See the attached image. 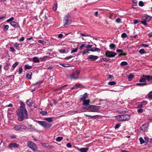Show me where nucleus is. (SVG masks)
Masks as SVG:
<instances>
[{
	"label": "nucleus",
	"instance_id": "f257e3e1",
	"mask_svg": "<svg viewBox=\"0 0 152 152\" xmlns=\"http://www.w3.org/2000/svg\"><path fill=\"white\" fill-rule=\"evenodd\" d=\"M20 106L19 109L16 111V113L18 116V119L19 121H23L24 119L28 118V112L25 108V104L23 102H21Z\"/></svg>",
	"mask_w": 152,
	"mask_h": 152
},
{
	"label": "nucleus",
	"instance_id": "f03ea898",
	"mask_svg": "<svg viewBox=\"0 0 152 152\" xmlns=\"http://www.w3.org/2000/svg\"><path fill=\"white\" fill-rule=\"evenodd\" d=\"M36 122L40 126L46 129H49L52 126L51 124L45 121H37Z\"/></svg>",
	"mask_w": 152,
	"mask_h": 152
},
{
	"label": "nucleus",
	"instance_id": "7ed1b4c3",
	"mask_svg": "<svg viewBox=\"0 0 152 152\" xmlns=\"http://www.w3.org/2000/svg\"><path fill=\"white\" fill-rule=\"evenodd\" d=\"M117 118L120 121H128L130 119V116L127 114L118 115Z\"/></svg>",
	"mask_w": 152,
	"mask_h": 152
},
{
	"label": "nucleus",
	"instance_id": "20e7f679",
	"mask_svg": "<svg viewBox=\"0 0 152 152\" xmlns=\"http://www.w3.org/2000/svg\"><path fill=\"white\" fill-rule=\"evenodd\" d=\"M64 18L63 22L64 23V26L69 25L71 23V19L69 14H66L64 16Z\"/></svg>",
	"mask_w": 152,
	"mask_h": 152
},
{
	"label": "nucleus",
	"instance_id": "39448f33",
	"mask_svg": "<svg viewBox=\"0 0 152 152\" xmlns=\"http://www.w3.org/2000/svg\"><path fill=\"white\" fill-rule=\"evenodd\" d=\"M28 146L32 150L36 151L37 150V147L36 144L31 141H28L27 142Z\"/></svg>",
	"mask_w": 152,
	"mask_h": 152
},
{
	"label": "nucleus",
	"instance_id": "423d86ee",
	"mask_svg": "<svg viewBox=\"0 0 152 152\" xmlns=\"http://www.w3.org/2000/svg\"><path fill=\"white\" fill-rule=\"evenodd\" d=\"M80 71L77 70L75 72L73 73L70 75V78L73 80H76L78 78V76L80 74Z\"/></svg>",
	"mask_w": 152,
	"mask_h": 152
},
{
	"label": "nucleus",
	"instance_id": "0eeeda50",
	"mask_svg": "<svg viewBox=\"0 0 152 152\" xmlns=\"http://www.w3.org/2000/svg\"><path fill=\"white\" fill-rule=\"evenodd\" d=\"M27 128L24 125H16L14 127V129L18 131H22L25 130Z\"/></svg>",
	"mask_w": 152,
	"mask_h": 152
},
{
	"label": "nucleus",
	"instance_id": "6e6552de",
	"mask_svg": "<svg viewBox=\"0 0 152 152\" xmlns=\"http://www.w3.org/2000/svg\"><path fill=\"white\" fill-rule=\"evenodd\" d=\"M105 55L106 56L113 58L117 55V54L115 52L107 50L105 53Z\"/></svg>",
	"mask_w": 152,
	"mask_h": 152
},
{
	"label": "nucleus",
	"instance_id": "1a4fd4ad",
	"mask_svg": "<svg viewBox=\"0 0 152 152\" xmlns=\"http://www.w3.org/2000/svg\"><path fill=\"white\" fill-rule=\"evenodd\" d=\"M101 107L99 106H96L94 105H91L90 106V110L89 111L91 112H98Z\"/></svg>",
	"mask_w": 152,
	"mask_h": 152
},
{
	"label": "nucleus",
	"instance_id": "9d476101",
	"mask_svg": "<svg viewBox=\"0 0 152 152\" xmlns=\"http://www.w3.org/2000/svg\"><path fill=\"white\" fill-rule=\"evenodd\" d=\"M97 56L90 55L88 56L87 59L88 61H95L98 58Z\"/></svg>",
	"mask_w": 152,
	"mask_h": 152
},
{
	"label": "nucleus",
	"instance_id": "9b49d317",
	"mask_svg": "<svg viewBox=\"0 0 152 152\" xmlns=\"http://www.w3.org/2000/svg\"><path fill=\"white\" fill-rule=\"evenodd\" d=\"M151 19V17L147 15H145L142 17V20L146 21H149Z\"/></svg>",
	"mask_w": 152,
	"mask_h": 152
},
{
	"label": "nucleus",
	"instance_id": "f8f14e48",
	"mask_svg": "<svg viewBox=\"0 0 152 152\" xmlns=\"http://www.w3.org/2000/svg\"><path fill=\"white\" fill-rule=\"evenodd\" d=\"M19 146L17 144L15 143H10L8 146V148H18Z\"/></svg>",
	"mask_w": 152,
	"mask_h": 152
},
{
	"label": "nucleus",
	"instance_id": "ddd939ff",
	"mask_svg": "<svg viewBox=\"0 0 152 152\" xmlns=\"http://www.w3.org/2000/svg\"><path fill=\"white\" fill-rule=\"evenodd\" d=\"M143 77L146 78V79L148 81H151L152 80V76H151L150 75H144Z\"/></svg>",
	"mask_w": 152,
	"mask_h": 152
},
{
	"label": "nucleus",
	"instance_id": "4468645a",
	"mask_svg": "<svg viewBox=\"0 0 152 152\" xmlns=\"http://www.w3.org/2000/svg\"><path fill=\"white\" fill-rule=\"evenodd\" d=\"M11 25L15 28H17L18 27L19 25L17 23L14 21H12L10 23Z\"/></svg>",
	"mask_w": 152,
	"mask_h": 152
},
{
	"label": "nucleus",
	"instance_id": "2eb2a0df",
	"mask_svg": "<svg viewBox=\"0 0 152 152\" xmlns=\"http://www.w3.org/2000/svg\"><path fill=\"white\" fill-rule=\"evenodd\" d=\"M87 50L89 51H91L92 52L96 51H99L100 50V49L98 48H92L91 49H87Z\"/></svg>",
	"mask_w": 152,
	"mask_h": 152
},
{
	"label": "nucleus",
	"instance_id": "dca6fc26",
	"mask_svg": "<svg viewBox=\"0 0 152 152\" xmlns=\"http://www.w3.org/2000/svg\"><path fill=\"white\" fill-rule=\"evenodd\" d=\"M146 126L145 125H142V126L141 128V129L143 132H146L147 131L148 129V127L147 126H146V127L145 126Z\"/></svg>",
	"mask_w": 152,
	"mask_h": 152
},
{
	"label": "nucleus",
	"instance_id": "f3484780",
	"mask_svg": "<svg viewBox=\"0 0 152 152\" xmlns=\"http://www.w3.org/2000/svg\"><path fill=\"white\" fill-rule=\"evenodd\" d=\"M83 105H88L89 104V103L90 102V101L89 100H84L83 101Z\"/></svg>",
	"mask_w": 152,
	"mask_h": 152
},
{
	"label": "nucleus",
	"instance_id": "a211bd4d",
	"mask_svg": "<svg viewBox=\"0 0 152 152\" xmlns=\"http://www.w3.org/2000/svg\"><path fill=\"white\" fill-rule=\"evenodd\" d=\"M87 96V94L85 93L83 95L80 97V99L81 100H85V99L86 98Z\"/></svg>",
	"mask_w": 152,
	"mask_h": 152
},
{
	"label": "nucleus",
	"instance_id": "6ab92c4d",
	"mask_svg": "<svg viewBox=\"0 0 152 152\" xmlns=\"http://www.w3.org/2000/svg\"><path fill=\"white\" fill-rule=\"evenodd\" d=\"M32 75V72H29L28 73H27L26 75V77L28 79H31V75Z\"/></svg>",
	"mask_w": 152,
	"mask_h": 152
},
{
	"label": "nucleus",
	"instance_id": "aec40b11",
	"mask_svg": "<svg viewBox=\"0 0 152 152\" xmlns=\"http://www.w3.org/2000/svg\"><path fill=\"white\" fill-rule=\"evenodd\" d=\"M88 150V148H80L79 150L80 152H87Z\"/></svg>",
	"mask_w": 152,
	"mask_h": 152
},
{
	"label": "nucleus",
	"instance_id": "412c9836",
	"mask_svg": "<svg viewBox=\"0 0 152 152\" xmlns=\"http://www.w3.org/2000/svg\"><path fill=\"white\" fill-rule=\"evenodd\" d=\"M50 57L48 56H44L42 57H41L40 58L41 61H46V60L48 58H50Z\"/></svg>",
	"mask_w": 152,
	"mask_h": 152
},
{
	"label": "nucleus",
	"instance_id": "4be33fe9",
	"mask_svg": "<svg viewBox=\"0 0 152 152\" xmlns=\"http://www.w3.org/2000/svg\"><path fill=\"white\" fill-rule=\"evenodd\" d=\"M26 103L28 106H30L31 105L32 103L31 100L29 99L26 101Z\"/></svg>",
	"mask_w": 152,
	"mask_h": 152
},
{
	"label": "nucleus",
	"instance_id": "5701e85b",
	"mask_svg": "<svg viewBox=\"0 0 152 152\" xmlns=\"http://www.w3.org/2000/svg\"><path fill=\"white\" fill-rule=\"evenodd\" d=\"M44 120L48 121L49 122H52L53 121V120L52 118L49 117L48 118H44Z\"/></svg>",
	"mask_w": 152,
	"mask_h": 152
},
{
	"label": "nucleus",
	"instance_id": "b1692460",
	"mask_svg": "<svg viewBox=\"0 0 152 152\" xmlns=\"http://www.w3.org/2000/svg\"><path fill=\"white\" fill-rule=\"evenodd\" d=\"M33 61L35 63H39V59L37 57H34L33 58Z\"/></svg>",
	"mask_w": 152,
	"mask_h": 152
},
{
	"label": "nucleus",
	"instance_id": "393cba45",
	"mask_svg": "<svg viewBox=\"0 0 152 152\" xmlns=\"http://www.w3.org/2000/svg\"><path fill=\"white\" fill-rule=\"evenodd\" d=\"M134 77V75L132 74H130L128 76L129 80V81H131L132 79Z\"/></svg>",
	"mask_w": 152,
	"mask_h": 152
},
{
	"label": "nucleus",
	"instance_id": "a878e982",
	"mask_svg": "<svg viewBox=\"0 0 152 152\" xmlns=\"http://www.w3.org/2000/svg\"><path fill=\"white\" fill-rule=\"evenodd\" d=\"M146 78L143 76L139 80V82L140 83H146Z\"/></svg>",
	"mask_w": 152,
	"mask_h": 152
},
{
	"label": "nucleus",
	"instance_id": "bb28decb",
	"mask_svg": "<svg viewBox=\"0 0 152 152\" xmlns=\"http://www.w3.org/2000/svg\"><path fill=\"white\" fill-rule=\"evenodd\" d=\"M85 106L83 107V108L84 109L87 110H90V106L91 105H90L89 104L85 105Z\"/></svg>",
	"mask_w": 152,
	"mask_h": 152
},
{
	"label": "nucleus",
	"instance_id": "cd10ccee",
	"mask_svg": "<svg viewBox=\"0 0 152 152\" xmlns=\"http://www.w3.org/2000/svg\"><path fill=\"white\" fill-rule=\"evenodd\" d=\"M128 64V63L126 61H124L121 62L120 64V65L122 66H124L127 65Z\"/></svg>",
	"mask_w": 152,
	"mask_h": 152
},
{
	"label": "nucleus",
	"instance_id": "c85d7f7f",
	"mask_svg": "<svg viewBox=\"0 0 152 152\" xmlns=\"http://www.w3.org/2000/svg\"><path fill=\"white\" fill-rule=\"evenodd\" d=\"M24 68L26 69H29L32 68V66L28 64H26L25 65Z\"/></svg>",
	"mask_w": 152,
	"mask_h": 152
},
{
	"label": "nucleus",
	"instance_id": "c756f323",
	"mask_svg": "<svg viewBox=\"0 0 152 152\" xmlns=\"http://www.w3.org/2000/svg\"><path fill=\"white\" fill-rule=\"evenodd\" d=\"M60 65L64 67H68L70 66V64H60Z\"/></svg>",
	"mask_w": 152,
	"mask_h": 152
},
{
	"label": "nucleus",
	"instance_id": "7c9ffc66",
	"mask_svg": "<svg viewBox=\"0 0 152 152\" xmlns=\"http://www.w3.org/2000/svg\"><path fill=\"white\" fill-rule=\"evenodd\" d=\"M110 49H114L115 47V45L113 43H111L109 46Z\"/></svg>",
	"mask_w": 152,
	"mask_h": 152
},
{
	"label": "nucleus",
	"instance_id": "2f4dec72",
	"mask_svg": "<svg viewBox=\"0 0 152 152\" xmlns=\"http://www.w3.org/2000/svg\"><path fill=\"white\" fill-rule=\"evenodd\" d=\"M57 8V4L56 3L54 4L53 6V10L54 11H56Z\"/></svg>",
	"mask_w": 152,
	"mask_h": 152
},
{
	"label": "nucleus",
	"instance_id": "473e14b6",
	"mask_svg": "<svg viewBox=\"0 0 152 152\" xmlns=\"http://www.w3.org/2000/svg\"><path fill=\"white\" fill-rule=\"evenodd\" d=\"M28 129H32L33 130H35V127L33 126L31 124H28Z\"/></svg>",
	"mask_w": 152,
	"mask_h": 152
},
{
	"label": "nucleus",
	"instance_id": "72a5a7b5",
	"mask_svg": "<svg viewBox=\"0 0 152 152\" xmlns=\"http://www.w3.org/2000/svg\"><path fill=\"white\" fill-rule=\"evenodd\" d=\"M137 85L139 86H143L147 85L146 83H137L136 84Z\"/></svg>",
	"mask_w": 152,
	"mask_h": 152
},
{
	"label": "nucleus",
	"instance_id": "f704fd0d",
	"mask_svg": "<svg viewBox=\"0 0 152 152\" xmlns=\"http://www.w3.org/2000/svg\"><path fill=\"white\" fill-rule=\"evenodd\" d=\"M63 139V138L62 137H58L56 139V141L59 142L61 141Z\"/></svg>",
	"mask_w": 152,
	"mask_h": 152
},
{
	"label": "nucleus",
	"instance_id": "c9c22d12",
	"mask_svg": "<svg viewBox=\"0 0 152 152\" xmlns=\"http://www.w3.org/2000/svg\"><path fill=\"white\" fill-rule=\"evenodd\" d=\"M116 83L115 81H111L108 83V84L110 86L115 85L116 84Z\"/></svg>",
	"mask_w": 152,
	"mask_h": 152
},
{
	"label": "nucleus",
	"instance_id": "e433bc0d",
	"mask_svg": "<svg viewBox=\"0 0 152 152\" xmlns=\"http://www.w3.org/2000/svg\"><path fill=\"white\" fill-rule=\"evenodd\" d=\"M40 113L43 115H46L47 114V112L46 111L42 110Z\"/></svg>",
	"mask_w": 152,
	"mask_h": 152
},
{
	"label": "nucleus",
	"instance_id": "4c0bfd02",
	"mask_svg": "<svg viewBox=\"0 0 152 152\" xmlns=\"http://www.w3.org/2000/svg\"><path fill=\"white\" fill-rule=\"evenodd\" d=\"M139 140L140 142V143L141 144H142L145 142V140H144L142 138V137H140V138Z\"/></svg>",
	"mask_w": 152,
	"mask_h": 152
},
{
	"label": "nucleus",
	"instance_id": "58836bf2",
	"mask_svg": "<svg viewBox=\"0 0 152 152\" xmlns=\"http://www.w3.org/2000/svg\"><path fill=\"white\" fill-rule=\"evenodd\" d=\"M139 53L141 54H144L145 53V51L144 49H142L139 50Z\"/></svg>",
	"mask_w": 152,
	"mask_h": 152
},
{
	"label": "nucleus",
	"instance_id": "ea45409f",
	"mask_svg": "<svg viewBox=\"0 0 152 152\" xmlns=\"http://www.w3.org/2000/svg\"><path fill=\"white\" fill-rule=\"evenodd\" d=\"M15 47L16 48L17 50H19L20 49L19 47V44L17 43H16L15 45Z\"/></svg>",
	"mask_w": 152,
	"mask_h": 152
},
{
	"label": "nucleus",
	"instance_id": "a19ab883",
	"mask_svg": "<svg viewBox=\"0 0 152 152\" xmlns=\"http://www.w3.org/2000/svg\"><path fill=\"white\" fill-rule=\"evenodd\" d=\"M58 51L61 53H64L66 52V50L65 49H59Z\"/></svg>",
	"mask_w": 152,
	"mask_h": 152
},
{
	"label": "nucleus",
	"instance_id": "79ce46f5",
	"mask_svg": "<svg viewBox=\"0 0 152 152\" xmlns=\"http://www.w3.org/2000/svg\"><path fill=\"white\" fill-rule=\"evenodd\" d=\"M148 96L149 98L152 99V91L149 93L148 95Z\"/></svg>",
	"mask_w": 152,
	"mask_h": 152
},
{
	"label": "nucleus",
	"instance_id": "37998d69",
	"mask_svg": "<svg viewBox=\"0 0 152 152\" xmlns=\"http://www.w3.org/2000/svg\"><path fill=\"white\" fill-rule=\"evenodd\" d=\"M18 64V62H16L14 64H13L12 66V68L14 69Z\"/></svg>",
	"mask_w": 152,
	"mask_h": 152
},
{
	"label": "nucleus",
	"instance_id": "c03bdc74",
	"mask_svg": "<svg viewBox=\"0 0 152 152\" xmlns=\"http://www.w3.org/2000/svg\"><path fill=\"white\" fill-rule=\"evenodd\" d=\"M78 49V48H75V49H73L71 52V53H75L77 52V50Z\"/></svg>",
	"mask_w": 152,
	"mask_h": 152
},
{
	"label": "nucleus",
	"instance_id": "a18cd8bd",
	"mask_svg": "<svg viewBox=\"0 0 152 152\" xmlns=\"http://www.w3.org/2000/svg\"><path fill=\"white\" fill-rule=\"evenodd\" d=\"M143 104L142 103L139 104L137 105V107L138 108H141L143 107Z\"/></svg>",
	"mask_w": 152,
	"mask_h": 152
},
{
	"label": "nucleus",
	"instance_id": "49530a36",
	"mask_svg": "<svg viewBox=\"0 0 152 152\" xmlns=\"http://www.w3.org/2000/svg\"><path fill=\"white\" fill-rule=\"evenodd\" d=\"M78 88V86L77 84H75V86L71 88L72 89H77Z\"/></svg>",
	"mask_w": 152,
	"mask_h": 152
},
{
	"label": "nucleus",
	"instance_id": "de8ad7c7",
	"mask_svg": "<svg viewBox=\"0 0 152 152\" xmlns=\"http://www.w3.org/2000/svg\"><path fill=\"white\" fill-rule=\"evenodd\" d=\"M146 21L143 20L142 21H140L141 23L144 25H147V24L146 22Z\"/></svg>",
	"mask_w": 152,
	"mask_h": 152
},
{
	"label": "nucleus",
	"instance_id": "09e8293b",
	"mask_svg": "<svg viewBox=\"0 0 152 152\" xmlns=\"http://www.w3.org/2000/svg\"><path fill=\"white\" fill-rule=\"evenodd\" d=\"M139 5L140 6L142 7L144 6V3L143 1H140L139 3Z\"/></svg>",
	"mask_w": 152,
	"mask_h": 152
},
{
	"label": "nucleus",
	"instance_id": "8fccbe9b",
	"mask_svg": "<svg viewBox=\"0 0 152 152\" xmlns=\"http://www.w3.org/2000/svg\"><path fill=\"white\" fill-rule=\"evenodd\" d=\"M10 51H11L12 52H15V49L13 48H12V47H10Z\"/></svg>",
	"mask_w": 152,
	"mask_h": 152
},
{
	"label": "nucleus",
	"instance_id": "3c124183",
	"mask_svg": "<svg viewBox=\"0 0 152 152\" xmlns=\"http://www.w3.org/2000/svg\"><path fill=\"white\" fill-rule=\"evenodd\" d=\"M22 71H23V69H22V68L21 67H19V74H21L22 73Z\"/></svg>",
	"mask_w": 152,
	"mask_h": 152
},
{
	"label": "nucleus",
	"instance_id": "603ef678",
	"mask_svg": "<svg viewBox=\"0 0 152 152\" xmlns=\"http://www.w3.org/2000/svg\"><path fill=\"white\" fill-rule=\"evenodd\" d=\"M127 35L126 33H123L121 35V37L122 38H125L126 37Z\"/></svg>",
	"mask_w": 152,
	"mask_h": 152
},
{
	"label": "nucleus",
	"instance_id": "864d4df0",
	"mask_svg": "<svg viewBox=\"0 0 152 152\" xmlns=\"http://www.w3.org/2000/svg\"><path fill=\"white\" fill-rule=\"evenodd\" d=\"M14 19V18L13 17H11L9 19L7 20V22H9L10 21H12Z\"/></svg>",
	"mask_w": 152,
	"mask_h": 152
},
{
	"label": "nucleus",
	"instance_id": "5fc2aeb1",
	"mask_svg": "<svg viewBox=\"0 0 152 152\" xmlns=\"http://www.w3.org/2000/svg\"><path fill=\"white\" fill-rule=\"evenodd\" d=\"M116 22L118 23H120L121 22V19L119 18H118L116 20Z\"/></svg>",
	"mask_w": 152,
	"mask_h": 152
},
{
	"label": "nucleus",
	"instance_id": "6e6d98bb",
	"mask_svg": "<svg viewBox=\"0 0 152 152\" xmlns=\"http://www.w3.org/2000/svg\"><path fill=\"white\" fill-rule=\"evenodd\" d=\"M66 145L67 147L68 148H71L72 147V145L70 143H67L66 144Z\"/></svg>",
	"mask_w": 152,
	"mask_h": 152
},
{
	"label": "nucleus",
	"instance_id": "4d7b16f0",
	"mask_svg": "<svg viewBox=\"0 0 152 152\" xmlns=\"http://www.w3.org/2000/svg\"><path fill=\"white\" fill-rule=\"evenodd\" d=\"M143 111V110L142 109L140 108L137 110V112L139 113H142Z\"/></svg>",
	"mask_w": 152,
	"mask_h": 152
},
{
	"label": "nucleus",
	"instance_id": "13d9d810",
	"mask_svg": "<svg viewBox=\"0 0 152 152\" xmlns=\"http://www.w3.org/2000/svg\"><path fill=\"white\" fill-rule=\"evenodd\" d=\"M120 126H121V125L120 124H118L116 125V126H115V129H117L119 128L120 127Z\"/></svg>",
	"mask_w": 152,
	"mask_h": 152
},
{
	"label": "nucleus",
	"instance_id": "bf43d9fd",
	"mask_svg": "<svg viewBox=\"0 0 152 152\" xmlns=\"http://www.w3.org/2000/svg\"><path fill=\"white\" fill-rule=\"evenodd\" d=\"M92 46V45H88L86 46V48H87V49H91L92 48H91Z\"/></svg>",
	"mask_w": 152,
	"mask_h": 152
},
{
	"label": "nucleus",
	"instance_id": "052dcab7",
	"mask_svg": "<svg viewBox=\"0 0 152 152\" xmlns=\"http://www.w3.org/2000/svg\"><path fill=\"white\" fill-rule=\"evenodd\" d=\"M80 34L82 36H83V37H89V35H85V34H83V33H80Z\"/></svg>",
	"mask_w": 152,
	"mask_h": 152
},
{
	"label": "nucleus",
	"instance_id": "680f3d73",
	"mask_svg": "<svg viewBox=\"0 0 152 152\" xmlns=\"http://www.w3.org/2000/svg\"><path fill=\"white\" fill-rule=\"evenodd\" d=\"M85 47V45L84 44H82L80 47L79 49H80V50H82V48L84 47Z\"/></svg>",
	"mask_w": 152,
	"mask_h": 152
},
{
	"label": "nucleus",
	"instance_id": "e2e57ef3",
	"mask_svg": "<svg viewBox=\"0 0 152 152\" xmlns=\"http://www.w3.org/2000/svg\"><path fill=\"white\" fill-rule=\"evenodd\" d=\"M116 52L118 53H123V50L121 49H117L116 50Z\"/></svg>",
	"mask_w": 152,
	"mask_h": 152
},
{
	"label": "nucleus",
	"instance_id": "0e129e2a",
	"mask_svg": "<svg viewBox=\"0 0 152 152\" xmlns=\"http://www.w3.org/2000/svg\"><path fill=\"white\" fill-rule=\"evenodd\" d=\"M9 26L8 25H5L4 26V28L5 29H6V30H8V28H9Z\"/></svg>",
	"mask_w": 152,
	"mask_h": 152
},
{
	"label": "nucleus",
	"instance_id": "69168bd1",
	"mask_svg": "<svg viewBox=\"0 0 152 152\" xmlns=\"http://www.w3.org/2000/svg\"><path fill=\"white\" fill-rule=\"evenodd\" d=\"M41 82H42L41 81H39L36 82V83L33 84V85L34 86H36L37 85H38V84H39L40 83H41Z\"/></svg>",
	"mask_w": 152,
	"mask_h": 152
},
{
	"label": "nucleus",
	"instance_id": "338daca9",
	"mask_svg": "<svg viewBox=\"0 0 152 152\" xmlns=\"http://www.w3.org/2000/svg\"><path fill=\"white\" fill-rule=\"evenodd\" d=\"M97 115H93V116H91V115H89V117H90L91 118H93L94 119H95L96 118V116Z\"/></svg>",
	"mask_w": 152,
	"mask_h": 152
},
{
	"label": "nucleus",
	"instance_id": "774afa93",
	"mask_svg": "<svg viewBox=\"0 0 152 152\" xmlns=\"http://www.w3.org/2000/svg\"><path fill=\"white\" fill-rule=\"evenodd\" d=\"M109 18L110 19H113V14H110L109 16Z\"/></svg>",
	"mask_w": 152,
	"mask_h": 152
}]
</instances>
